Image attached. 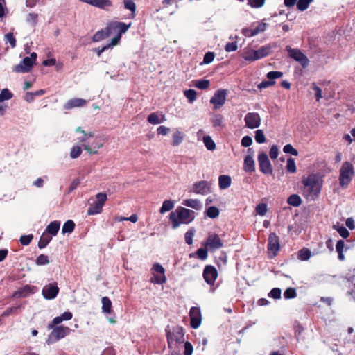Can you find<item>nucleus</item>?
Returning <instances> with one entry per match:
<instances>
[{
    "instance_id": "nucleus-1",
    "label": "nucleus",
    "mask_w": 355,
    "mask_h": 355,
    "mask_svg": "<svg viewBox=\"0 0 355 355\" xmlns=\"http://www.w3.org/2000/svg\"><path fill=\"white\" fill-rule=\"evenodd\" d=\"M302 184L304 197L307 200H313L320 193L322 180L318 174L311 173L307 177H303Z\"/></svg>"
},
{
    "instance_id": "nucleus-2",
    "label": "nucleus",
    "mask_w": 355,
    "mask_h": 355,
    "mask_svg": "<svg viewBox=\"0 0 355 355\" xmlns=\"http://www.w3.org/2000/svg\"><path fill=\"white\" fill-rule=\"evenodd\" d=\"M131 24H126L123 22L114 21L107 25L106 28L96 32L92 38L94 42H100L102 40L114 35V37L119 36V42H120L121 35L127 31Z\"/></svg>"
},
{
    "instance_id": "nucleus-3",
    "label": "nucleus",
    "mask_w": 355,
    "mask_h": 355,
    "mask_svg": "<svg viewBox=\"0 0 355 355\" xmlns=\"http://www.w3.org/2000/svg\"><path fill=\"white\" fill-rule=\"evenodd\" d=\"M195 218V212L189 209L178 207L169 214V220L172 227L176 229L181 225H187L191 223Z\"/></svg>"
},
{
    "instance_id": "nucleus-4",
    "label": "nucleus",
    "mask_w": 355,
    "mask_h": 355,
    "mask_svg": "<svg viewBox=\"0 0 355 355\" xmlns=\"http://www.w3.org/2000/svg\"><path fill=\"white\" fill-rule=\"evenodd\" d=\"M76 133L77 135V140L83 143V148L89 155L97 154L98 150L103 147V144L99 139H94L91 144H86V142L94 135V132H85L80 127L76 129Z\"/></svg>"
},
{
    "instance_id": "nucleus-5",
    "label": "nucleus",
    "mask_w": 355,
    "mask_h": 355,
    "mask_svg": "<svg viewBox=\"0 0 355 355\" xmlns=\"http://www.w3.org/2000/svg\"><path fill=\"white\" fill-rule=\"evenodd\" d=\"M354 176V166L349 162H344L339 170V184L346 189Z\"/></svg>"
},
{
    "instance_id": "nucleus-6",
    "label": "nucleus",
    "mask_w": 355,
    "mask_h": 355,
    "mask_svg": "<svg viewBox=\"0 0 355 355\" xmlns=\"http://www.w3.org/2000/svg\"><path fill=\"white\" fill-rule=\"evenodd\" d=\"M37 57L36 53H32L29 57L24 58L19 64L14 66L13 71L21 73L29 72L35 64Z\"/></svg>"
},
{
    "instance_id": "nucleus-7",
    "label": "nucleus",
    "mask_w": 355,
    "mask_h": 355,
    "mask_svg": "<svg viewBox=\"0 0 355 355\" xmlns=\"http://www.w3.org/2000/svg\"><path fill=\"white\" fill-rule=\"evenodd\" d=\"M51 329L52 331L49 334L46 340V343L48 345H51L55 342L58 341L60 339L64 338L71 332V329L69 327L62 325H56Z\"/></svg>"
},
{
    "instance_id": "nucleus-8",
    "label": "nucleus",
    "mask_w": 355,
    "mask_h": 355,
    "mask_svg": "<svg viewBox=\"0 0 355 355\" xmlns=\"http://www.w3.org/2000/svg\"><path fill=\"white\" fill-rule=\"evenodd\" d=\"M107 200V195L104 193H98L96 195L95 200L89 205L87 210L88 215H96L101 214L103 207Z\"/></svg>"
},
{
    "instance_id": "nucleus-9",
    "label": "nucleus",
    "mask_w": 355,
    "mask_h": 355,
    "mask_svg": "<svg viewBox=\"0 0 355 355\" xmlns=\"http://www.w3.org/2000/svg\"><path fill=\"white\" fill-rule=\"evenodd\" d=\"M227 92L225 89H217L210 98V103L213 105L214 110L222 107L226 101Z\"/></svg>"
},
{
    "instance_id": "nucleus-10",
    "label": "nucleus",
    "mask_w": 355,
    "mask_h": 355,
    "mask_svg": "<svg viewBox=\"0 0 355 355\" xmlns=\"http://www.w3.org/2000/svg\"><path fill=\"white\" fill-rule=\"evenodd\" d=\"M288 55L300 62L303 67H306L309 64V60L307 57L299 49H292L289 46L286 47Z\"/></svg>"
},
{
    "instance_id": "nucleus-11",
    "label": "nucleus",
    "mask_w": 355,
    "mask_h": 355,
    "mask_svg": "<svg viewBox=\"0 0 355 355\" xmlns=\"http://www.w3.org/2000/svg\"><path fill=\"white\" fill-rule=\"evenodd\" d=\"M223 242L218 235L216 234H209L205 243V248L211 252H214L223 247Z\"/></svg>"
},
{
    "instance_id": "nucleus-12",
    "label": "nucleus",
    "mask_w": 355,
    "mask_h": 355,
    "mask_svg": "<svg viewBox=\"0 0 355 355\" xmlns=\"http://www.w3.org/2000/svg\"><path fill=\"white\" fill-rule=\"evenodd\" d=\"M184 340V331L181 327H175L172 331L168 333V343L171 347L177 343H181Z\"/></svg>"
},
{
    "instance_id": "nucleus-13",
    "label": "nucleus",
    "mask_w": 355,
    "mask_h": 355,
    "mask_svg": "<svg viewBox=\"0 0 355 355\" xmlns=\"http://www.w3.org/2000/svg\"><path fill=\"white\" fill-rule=\"evenodd\" d=\"M260 171L264 174H272V167L266 153H260L258 155Z\"/></svg>"
},
{
    "instance_id": "nucleus-14",
    "label": "nucleus",
    "mask_w": 355,
    "mask_h": 355,
    "mask_svg": "<svg viewBox=\"0 0 355 355\" xmlns=\"http://www.w3.org/2000/svg\"><path fill=\"white\" fill-rule=\"evenodd\" d=\"M245 127L250 129H255L261 124V117L257 112H249L244 118Z\"/></svg>"
},
{
    "instance_id": "nucleus-15",
    "label": "nucleus",
    "mask_w": 355,
    "mask_h": 355,
    "mask_svg": "<svg viewBox=\"0 0 355 355\" xmlns=\"http://www.w3.org/2000/svg\"><path fill=\"white\" fill-rule=\"evenodd\" d=\"M280 249L279 237L275 233L270 234L268 236V251L272 257L276 256Z\"/></svg>"
},
{
    "instance_id": "nucleus-16",
    "label": "nucleus",
    "mask_w": 355,
    "mask_h": 355,
    "mask_svg": "<svg viewBox=\"0 0 355 355\" xmlns=\"http://www.w3.org/2000/svg\"><path fill=\"white\" fill-rule=\"evenodd\" d=\"M211 184L205 180H201L195 182L191 189V191L197 194L205 195L210 192Z\"/></svg>"
},
{
    "instance_id": "nucleus-17",
    "label": "nucleus",
    "mask_w": 355,
    "mask_h": 355,
    "mask_svg": "<svg viewBox=\"0 0 355 355\" xmlns=\"http://www.w3.org/2000/svg\"><path fill=\"white\" fill-rule=\"evenodd\" d=\"M189 317L191 320V326L193 329L200 327L202 320L201 311L199 307H191L189 311Z\"/></svg>"
},
{
    "instance_id": "nucleus-18",
    "label": "nucleus",
    "mask_w": 355,
    "mask_h": 355,
    "mask_svg": "<svg viewBox=\"0 0 355 355\" xmlns=\"http://www.w3.org/2000/svg\"><path fill=\"white\" fill-rule=\"evenodd\" d=\"M218 276L216 269L211 266H207L203 271V277L205 282L210 285H213Z\"/></svg>"
},
{
    "instance_id": "nucleus-19",
    "label": "nucleus",
    "mask_w": 355,
    "mask_h": 355,
    "mask_svg": "<svg viewBox=\"0 0 355 355\" xmlns=\"http://www.w3.org/2000/svg\"><path fill=\"white\" fill-rule=\"evenodd\" d=\"M80 1L104 10L112 6V2L110 0H80Z\"/></svg>"
},
{
    "instance_id": "nucleus-20",
    "label": "nucleus",
    "mask_w": 355,
    "mask_h": 355,
    "mask_svg": "<svg viewBox=\"0 0 355 355\" xmlns=\"http://www.w3.org/2000/svg\"><path fill=\"white\" fill-rule=\"evenodd\" d=\"M58 291L59 288L55 284H49L43 288L42 294L46 299L51 300L57 296Z\"/></svg>"
},
{
    "instance_id": "nucleus-21",
    "label": "nucleus",
    "mask_w": 355,
    "mask_h": 355,
    "mask_svg": "<svg viewBox=\"0 0 355 355\" xmlns=\"http://www.w3.org/2000/svg\"><path fill=\"white\" fill-rule=\"evenodd\" d=\"M73 315L71 312L67 311L61 315L55 317L47 326L48 329H53L55 326L58 325L62 321L69 320L72 318Z\"/></svg>"
},
{
    "instance_id": "nucleus-22",
    "label": "nucleus",
    "mask_w": 355,
    "mask_h": 355,
    "mask_svg": "<svg viewBox=\"0 0 355 355\" xmlns=\"http://www.w3.org/2000/svg\"><path fill=\"white\" fill-rule=\"evenodd\" d=\"M241 56L245 60L248 62H254L258 60L257 50H253L250 46H247L243 49Z\"/></svg>"
},
{
    "instance_id": "nucleus-23",
    "label": "nucleus",
    "mask_w": 355,
    "mask_h": 355,
    "mask_svg": "<svg viewBox=\"0 0 355 355\" xmlns=\"http://www.w3.org/2000/svg\"><path fill=\"white\" fill-rule=\"evenodd\" d=\"M87 101L83 98H72L69 100L64 105V109L70 110L74 107H80L85 105Z\"/></svg>"
},
{
    "instance_id": "nucleus-24",
    "label": "nucleus",
    "mask_w": 355,
    "mask_h": 355,
    "mask_svg": "<svg viewBox=\"0 0 355 355\" xmlns=\"http://www.w3.org/2000/svg\"><path fill=\"white\" fill-rule=\"evenodd\" d=\"M182 205L196 210H200L202 207L201 202L198 199H185L183 200Z\"/></svg>"
},
{
    "instance_id": "nucleus-25",
    "label": "nucleus",
    "mask_w": 355,
    "mask_h": 355,
    "mask_svg": "<svg viewBox=\"0 0 355 355\" xmlns=\"http://www.w3.org/2000/svg\"><path fill=\"white\" fill-rule=\"evenodd\" d=\"M243 168L247 172H253L254 171V161L252 153L245 157Z\"/></svg>"
},
{
    "instance_id": "nucleus-26",
    "label": "nucleus",
    "mask_w": 355,
    "mask_h": 355,
    "mask_svg": "<svg viewBox=\"0 0 355 355\" xmlns=\"http://www.w3.org/2000/svg\"><path fill=\"white\" fill-rule=\"evenodd\" d=\"M60 223L59 221H53L46 227L45 231L52 236H55L60 230Z\"/></svg>"
},
{
    "instance_id": "nucleus-27",
    "label": "nucleus",
    "mask_w": 355,
    "mask_h": 355,
    "mask_svg": "<svg viewBox=\"0 0 355 355\" xmlns=\"http://www.w3.org/2000/svg\"><path fill=\"white\" fill-rule=\"evenodd\" d=\"M118 44H119V36L117 37H113L110 44L104 46L101 49H99V48L95 49H94V51L96 53L98 56H101V53L103 51H105V50H107L110 48H112Z\"/></svg>"
},
{
    "instance_id": "nucleus-28",
    "label": "nucleus",
    "mask_w": 355,
    "mask_h": 355,
    "mask_svg": "<svg viewBox=\"0 0 355 355\" xmlns=\"http://www.w3.org/2000/svg\"><path fill=\"white\" fill-rule=\"evenodd\" d=\"M211 121L214 128H223L225 127L224 117L220 114L214 115Z\"/></svg>"
},
{
    "instance_id": "nucleus-29",
    "label": "nucleus",
    "mask_w": 355,
    "mask_h": 355,
    "mask_svg": "<svg viewBox=\"0 0 355 355\" xmlns=\"http://www.w3.org/2000/svg\"><path fill=\"white\" fill-rule=\"evenodd\" d=\"M231 184V178L229 175H222L218 178V185L220 189H225Z\"/></svg>"
},
{
    "instance_id": "nucleus-30",
    "label": "nucleus",
    "mask_w": 355,
    "mask_h": 355,
    "mask_svg": "<svg viewBox=\"0 0 355 355\" xmlns=\"http://www.w3.org/2000/svg\"><path fill=\"white\" fill-rule=\"evenodd\" d=\"M52 236L47 233L46 231L42 234L40 241L38 242L39 248L42 249L45 248L49 243L51 241Z\"/></svg>"
},
{
    "instance_id": "nucleus-31",
    "label": "nucleus",
    "mask_w": 355,
    "mask_h": 355,
    "mask_svg": "<svg viewBox=\"0 0 355 355\" xmlns=\"http://www.w3.org/2000/svg\"><path fill=\"white\" fill-rule=\"evenodd\" d=\"M192 85L200 89H207L210 86V81L206 79L195 80L192 81Z\"/></svg>"
},
{
    "instance_id": "nucleus-32",
    "label": "nucleus",
    "mask_w": 355,
    "mask_h": 355,
    "mask_svg": "<svg viewBox=\"0 0 355 355\" xmlns=\"http://www.w3.org/2000/svg\"><path fill=\"white\" fill-rule=\"evenodd\" d=\"M272 47L270 44L261 46L260 49L257 50L258 60L265 58L271 52Z\"/></svg>"
},
{
    "instance_id": "nucleus-33",
    "label": "nucleus",
    "mask_w": 355,
    "mask_h": 355,
    "mask_svg": "<svg viewBox=\"0 0 355 355\" xmlns=\"http://www.w3.org/2000/svg\"><path fill=\"white\" fill-rule=\"evenodd\" d=\"M184 133L180 130H176L173 134L172 137V145L173 146H177L180 145L183 139H184Z\"/></svg>"
},
{
    "instance_id": "nucleus-34",
    "label": "nucleus",
    "mask_w": 355,
    "mask_h": 355,
    "mask_svg": "<svg viewBox=\"0 0 355 355\" xmlns=\"http://www.w3.org/2000/svg\"><path fill=\"white\" fill-rule=\"evenodd\" d=\"M102 311L105 313H111L112 312V302L107 297H103L101 299Z\"/></svg>"
},
{
    "instance_id": "nucleus-35",
    "label": "nucleus",
    "mask_w": 355,
    "mask_h": 355,
    "mask_svg": "<svg viewBox=\"0 0 355 355\" xmlns=\"http://www.w3.org/2000/svg\"><path fill=\"white\" fill-rule=\"evenodd\" d=\"M166 278L164 275V269L157 263V284H163L166 282Z\"/></svg>"
},
{
    "instance_id": "nucleus-36",
    "label": "nucleus",
    "mask_w": 355,
    "mask_h": 355,
    "mask_svg": "<svg viewBox=\"0 0 355 355\" xmlns=\"http://www.w3.org/2000/svg\"><path fill=\"white\" fill-rule=\"evenodd\" d=\"M347 279L354 286L349 293L355 302V268L349 270V273L347 274Z\"/></svg>"
},
{
    "instance_id": "nucleus-37",
    "label": "nucleus",
    "mask_w": 355,
    "mask_h": 355,
    "mask_svg": "<svg viewBox=\"0 0 355 355\" xmlns=\"http://www.w3.org/2000/svg\"><path fill=\"white\" fill-rule=\"evenodd\" d=\"M175 206V201L172 200H164L162 206L159 209V212L161 214H164L170 210H171Z\"/></svg>"
},
{
    "instance_id": "nucleus-38",
    "label": "nucleus",
    "mask_w": 355,
    "mask_h": 355,
    "mask_svg": "<svg viewBox=\"0 0 355 355\" xmlns=\"http://www.w3.org/2000/svg\"><path fill=\"white\" fill-rule=\"evenodd\" d=\"M202 140H203L204 144L207 150H215V148H216L215 142L213 141V139H211V137L210 136H209V135L204 136Z\"/></svg>"
},
{
    "instance_id": "nucleus-39",
    "label": "nucleus",
    "mask_w": 355,
    "mask_h": 355,
    "mask_svg": "<svg viewBox=\"0 0 355 355\" xmlns=\"http://www.w3.org/2000/svg\"><path fill=\"white\" fill-rule=\"evenodd\" d=\"M184 95L190 103L196 100L197 93L194 89H190L184 91Z\"/></svg>"
},
{
    "instance_id": "nucleus-40",
    "label": "nucleus",
    "mask_w": 355,
    "mask_h": 355,
    "mask_svg": "<svg viewBox=\"0 0 355 355\" xmlns=\"http://www.w3.org/2000/svg\"><path fill=\"white\" fill-rule=\"evenodd\" d=\"M287 202L292 206L298 207L300 205L302 200L298 195L293 194L288 198Z\"/></svg>"
},
{
    "instance_id": "nucleus-41",
    "label": "nucleus",
    "mask_w": 355,
    "mask_h": 355,
    "mask_svg": "<svg viewBox=\"0 0 355 355\" xmlns=\"http://www.w3.org/2000/svg\"><path fill=\"white\" fill-rule=\"evenodd\" d=\"M313 0H298L297 1V8L302 12L306 10Z\"/></svg>"
},
{
    "instance_id": "nucleus-42",
    "label": "nucleus",
    "mask_w": 355,
    "mask_h": 355,
    "mask_svg": "<svg viewBox=\"0 0 355 355\" xmlns=\"http://www.w3.org/2000/svg\"><path fill=\"white\" fill-rule=\"evenodd\" d=\"M311 255V251L308 248H302L298 252V259L301 261H307Z\"/></svg>"
},
{
    "instance_id": "nucleus-43",
    "label": "nucleus",
    "mask_w": 355,
    "mask_h": 355,
    "mask_svg": "<svg viewBox=\"0 0 355 355\" xmlns=\"http://www.w3.org/2000/svg\"><path fill=\"white\" fill-rule=\"evenodd\" d=\"M334 229L336 230L343 238H347L349 236V231L343 226H340L338 224L333 226Z\"/></svg>"
},
{
    "instance_id": "nucleus-44",
    "label": "nucleus",
    "mask_w": 355,
    "mask_h": 355,
    "mask_svg": "<svg viewBox=\"0 0 355 355\" xmlns=\"http://www.w3.org/2000/svg\"><path fill=\"white\" fill-rule=\"evenodd\" d=\"M75 227L73 221L69 220L63 225L62 232L63 234L71 233L73 232Z\"/></svg>"
},
{
    "instance_id": "nucleus-45",
    "label": "nucleus",
    "mask_w": 355,
    "mask_h": 355,
    "mask_svg": "<svg viewBox=\"0 0 355 355\" xmlns=\"http://www.w3.org/2000/svg\"><path fill=\"white\" fill-rule=\"evenodd\" d=\"M123 5L125 9L131 11L132 16H135L136 5L132 0H123Z\"/></svg>"
},
{
    "instance_id": "nucleus-46",
    "label": "nucleus",
    "mask_w": 355,
    "mask_h": 355,
    "mask_svg": "<svg viewBox=\"0 0 355 355\" xmlns=\"http://www.w3.org/2000/svg\"><path fill=\"white\" fill-rule=\"evenodd\" d=\"M206 214L208 217H209L211 218H216L219 215V210L216 207H214V206L209 207L206 210Z\"/></svg>"
},
{
    "instance_id": "nucleus-47",
    "label": "nucleus",
    "mask_w": 355,
    "mask_h": 355,
    "mask_svg": "<svg viewBox=\"0 0 355 355\" xmlns=\"http://www.w3.org/2000/svg\"><path fill=\"white\" fill-rule=\"evenodd\" d=\"M38 15L35 12L29 13L26 17V21L32 26H35L37 23Z\"/></svg>"
},
{
    "instance_id": "nucleus-48",
    "label": "nucleus",
    "mask_w": 355,
    "mask_h": 355,
    "mask_svg": "<svg viewBox=\"0 0 355 355\" xmlns=\"http://www.w3.org/2000/svg\"><path fill=\"white\" fill-rule=\"evenodd\" d=\"M286 170L291 173H295L297 171L294 159L288 158L286 162Z\"/></svg>"
},
{
    "instance_id": "nucleus-49",
    "label": "nucleus",
    "mask_w": 355,
    "mask_h": 355,
    "mask_svg": "<svg viewBox=\"0 0 355 355\" xmlns=\"http://www.w3.org/2000/svg\"><path fill=\"white\" fill-rule=\"evenodd\" d=\"M82 153V148L78 145L73 146L70 150V157L72 159L78 157Z\"/></svg>"
},
{
    "instance_id": "nucleus-50",
    "label": "nucleus",
    "mask_w": 355,
    "mask_h": 355,
    "mask_svg": "<svg viewBox=\"0 0 355 355\" xmlns=\"http://www.w3.org/2000/svg\"><path fill=\"white\" fill-rule=\"evenodd\" d=\"M12 96V94L8 89H2L0 94V103L11 99Z\"/></svg>"
},
{
    "instance_id": "nucleus-51",
    "label": "nucleus",
    "mask_w": 355,
    "mask_h": 355,
    "mask_svg": "<svg viewBox=\"0 0 355 355\" xmlns=\"http://www.w3.org/2000/svg\"><path fill=\"white\" fill-rule=\"evenodd\" d=\"M268 27V24L264 22L263 21H261L258 23L256 27L253 28L254 33L256 35H258L261 33L264 32Z\"/></svg>"
},
{
    "instance_id": "nucleus-52",
    "label": "nucleus",
    "mask_w": 355,
    "mask_h": 355,
    "mask_svg": "<svg viewBox=\"0 0 355 355\" xmlns=\"http://www.w3.org/2000/svg\"><path fill=\"white\" fill-rule=\"evenodd\" d=\"M255 211H256L257 214L263 216L266 215V214L268 211L267 205L264 203H260L257 205V207L255 208Z\"/></svg>"
},
{
    "instance_id": "nucleus-53",
    "label": "nucleus",
    "mask_w": 355,
    "mask_h": 355,
    "mask_svg": "<svg viewBox=\"0 0 355 355\" xmlns=\"http://www.w3.org/2000/svg\"><path fill=\"white\" fill-rule=\"evenodd\" d=\"M254 133V138L257 143L263 144L266 141V137L262 130H257Z\"/></svg>"
},
{
    "instance_id": "nucleus-54",
    "label": "nucleus",
    "mask_w": 355,
    "mask_h": 355,
    "mask_svg": "<svg viewBox=\"0 0 355 355\" xmlns=\"http://www.w3.org/2000/svg\"><path fill=\"white\" fill-rule=\"evenodd\" d=\"M194 233H195V230L193 228H191L190 230H189L185 233V235H184L185 242L188 245H191L192 244V243H193V237Z\"/></svg>"
},
{
    "instance_id": "nucleus-55",
    "label": "nucleus",
    "mask_w": 355,
    "mask_h": 355,
    "mask_svg": "<svg viewBox=\"0 0 355 355\" xmlns=\"http://www.w3.org/2000/svg\"><path fill=\"white\" fill-rule=\"evenodd\" d=\"M35 262L37 265L42 266L49 264L50 261L49 257L46 255L41 254L37 257Z\"/></svg>"
},
{
    "instance_id": "nucleus-56",
    "label": "nucleus",
    "mask_w": 355,
    "mask_h": 355,
    "mask_svg": "<svg viewBox=\"0 0 355 355\" xmlns=\"http://www.w3.org/2000/svg\"><path fill=\"white\" fill-rule=\"evenodd\" d=\"M265 0H248V4L254 8H261L263 6Z\"/></svg>"
},
{
    "instance_id": "nucleus-57",
    "label": "nucleus",
    "mask_w": 355,
    "mask_h": 355,
    "mask_svg": "<svg viewBox=\"0 0 355 355\" xmlns=\"http://www.w3.org/2000/svg\"><path fill=\"white\" fill-rule=\"evenodd\" d=\"M283 150L285 153L291 154L294 156H297L298 155L297 150L295 149L291 144H286L284 146Z\"/></svg>"
},
{
    "instance_id": "nucleus-58",
    "label": "nucleus",
    "mask_w": 355,
    "mask_h": 355,
    "mask_svg": "<svg viewBox=\"0 0 355 355\" xmlns=\"http://www.w3.org/2000/svg\"><path fill=\"white\" fill-rule=\"evenodd\" d=\"M238 49L237 41H234L232 42H228L225 46V50L227 52H232L236 51Z\"/></svg>"
},
{
    "instance_id": "nucleus-59",
    "label": "nucleus",
    "mask_w": 355,
    "mask_h": 355,
    "mask_svg": "<svg viewBox=\"0 0 355 355\" xmlns=\"http://www.w3.org/2000/svg\"><path fill=\"white\" fill-rule=\"evenodd\" d=\"M296 296V291L293 288H288L284 293V297L285 299L294 298Z\"/></svg>"
},
{
    "instance_id": "nucleus-60",
    "label": "nucleus",
    "mask_w": 355,
    "mask_h": 355,
    "mask_svg": "<svg viewBox=\"0 0 355 355\" xmlns=\"http://www.w3.org/2000/svg\"><path fill=\"white\" fill-rule=\"evenodd\" d=\"M311 87L315 91L316 101H320L322 98V89L315 83H313Z\"/></svg>"
},
{
    "instance_id": "nucleus-61",
    "label": "nucleus",
    "mask_w": 355,
    "mask_h": 355,
    "mask_svg": "<svg viewBox=\"0 0 355 355\" xmlns=\"http://www.w3.org/2000/svg\"><path fill=\"white\" fill-rule=\"evenodd\" d=\"M281 289L275 288L270 291L268 296L274 299H279L281 297Z\"/></svg>"
},
{
    "instance_id": "nucleus-62",
    "label": "nucleus",
    "mask_w": 355,
    "mask_h": 355,
    "mask_svg": "<svg viewBox=\"0 0 355 355\" xmlns=\"http://www.w3.org/2000/svg\"><path fill=\"white\" fill-rule=\"evenodd\" d=\"M207 251L209 250L206 248H199L196 252L198 257L202 260L206 259L207 258Z\"/></svg>"
},
{
    "instance_id": "nucleus-63",
    "label": "nucleus",
    "mask_w": 355,
    "mask_h": 355,
    "mask_svg": "<svg viewBox=\"0 0 355 355\" xmlns=\"http://www.w3.org/2000/svg\"><path fill=\"white\" fill-rule=\"evenodd\" d=\"M283 73L280 71H270L268 73L267 78L270 80H273L274 79H277L281 78Z\"/></svg>"
},
{
    "instance_id": "nucleus-64",
    "label": "nucleus",
    "mask_w": 355,
    "mask_h": 355,
    "mask_svg": "<svg viewBox=\"0 0 355 355\" xmlns=\"http://www.w3.org/2000/svg\"><path fill=\"white\" fill-rule=\"evenodd\" d=\"M270 157L272 159H275L279 155V149L277 146L273 145L270 150Z\"/></svg>"
}]
</instances>
